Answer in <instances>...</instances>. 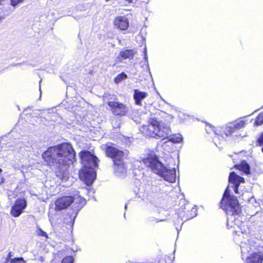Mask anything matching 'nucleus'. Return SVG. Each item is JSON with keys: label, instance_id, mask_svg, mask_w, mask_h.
I'll use <instances>...</instances> for the list:
<instances>
[{"label": "nucleus", "instance_id": "f03ea898", "mask_svg": "<svg viewBox=\"0 0 263 263\" xmlns=\"http://www.w3.org/2000/svg\"><path fill=\"white\" fill-rule=\"evenodd\" d=\"M88 149H83V181L90 186L96 179L100 160L95 155L93 147L90 146Z\"/></svg>", "mask_w": 263, "mask_h": 263}, {"label": "nucleus", "instance_id": "c9c22d12", "mask_svg": "<svg viewBox=\"0 0 263 263\" xmlns=\"http://www.w3.org/2000/svg\"><path fill=\"white\" fill-rule=\"evenodd\" d=\"M2 172V170L0 168V175L1 174Z\"/></svg>", "mask_w": 263, "mask_h": 263}, {"label": "nucleus", "instance_id": "393cba45", "mask_svg": "<svg viewBox=\"0 0 263 263\" xmlns=\"http://www.w3.org/2000/svg\"><path fill=\"white\" fill-rule=\"evenodd\" d=\"M73 259L72 256H68L64 258L61 263H73Z\"/></svg>", "mask_w": 263, "mask_h": 263}, {"label": "nucleus", "instance_id": "c756f323", "mask_svg": "<svg viewBox=\"0 0 263 263\" xmlns=\"http://www.w3.org/2000/svg\"><path fill=\"white\" fill-rule=\"evenodd\" d=\"M82 170H80L79 171V178L80 179L82 180Z\"/></svg>", "mask_w": 263, "mask_h": 263}, {"label": "nucleus", "instance_id": "f8f14e48", "mask_svg": "<svg viewBox=\"0 0 263 263\" xmlns=\"http://www.w3.org/2000/svg\"><path fill=\"white\" fill-rule=\"evenodd\" d=\"M136 52L134 49H124L120 52L117 59L118 62H121L126 59H133Z\"/></svg>", "mask_w": 263, "mask_h": 263}, {"label": "nucleus", "instance_id": "b1692460", "mask_svg": "<svg viewBox=\"0 0 263 263\" xmlns=\"http://www.w3.org/2000/svg\"><path fill=\"white\" fill-rule=\"evenodd\" d=\"M26 261L22 257L14 258L12 259L10 263H25Z\"/></svg>", "mask_w": 263, "mask_h": 263}, {"label": "nucleus", "instance_id": "a211bd4d", "mask_svg": "<svg viewBox=\"0 0 263 263\" xmlns=\"http://www.w3.org/2000/svg\"><path fill=\"white\" fill-rule=\"evenodd\" d=\"M246 122L244 120L241 119H237L233 123L232 128L235 132L236 130L241 129L245 126Z\"/></svg>", "mask_w": 263, "mask_h": 263}, {"label": "nucleus", "instance_id": "4be33fe9", "mask_svg": "<svg viewBox=\"0 0 263 263\" xmlns=\"http://www.w3.org/2000/svg\"><path fill=\"white\" fill-rule=\"evenodd\" d=\"M257 146H263V132L259 135L256 141Z\"/></svg>", "mask_w": 263, "mask_h": 263}, {"label": "nucleus", "instance_id": "6e6552de", "mask_svg": "<svg viewBox=\"0 0 263 263\" xmlns=\"http://www.w3.org/2000/svg\"><path fill=\"white\" fill-rule=\"evenodd\" d=\"M76 195L74 197L64 196L59 198L55 201V211H61L68 208L76 199Z\"/></svg>", "mask_w": 263, "mask_h": 263}, {"label": "nucleus", "instance_id": "20e7f679", "mask_svg": "<svg viewBox=\"0 0 263 263\" xmlns=\"http://www.w3.org/2000/svg\"><path fill=\"white\" fill-rule=\"evenodd\" d=\"M219 205L227 215H239L242 212L241 206L237 198L230 195L228 188L223 194Z\"/></svg>", "mask_w": 263, "mask_h": 263}, {"label": "nucleus", "instance_id": "1a4fd4ad", "mask_svg": "<svg viewBox=\"0 0 263 263\" xmlns=\"http://www.w3.org/2000/svg\"><path fill=\"white\" fill-rule=\"evenodd\" d=\"M27 206V202L24 198L17 199L11 207L10 214L14 217H18Z\"/></svg>", "mask_w": 263, "mask_h": 263}, {"label": "nucleus", "instance_id": "ddd939ff", "mask_svg": "<svg viewBox=\"0 0 263 263\" xmlns=\"http://www.w3.org/2000/svg\"><path fill=\"white\" fill-rule=\"evenodd\" d=\"M234 128L232 126H222L217 130L216 134L222 138H226L231 136L234 133Z\"/></svg>", "mask_w": 263, "mask_h": 263}, {"label": "nucleus", "instance_id": "f704fd0d", "mask_svg": "<svg viewBox=\"0 0 263 263\" xmlns=\"http://www.w3.org/2000/svg\"><path fill=\"white\" fill-rule=\"evenodd\" d=\"M78 198H80V199L79 200V201H81V198L80 196H79H79H78Z\"/></svg>", "mask_w": 263, "mask_h": 263}, {"label": "nucleus", "instance_id": "2f4dec72", "mask_svg": "<svg viewBox=\"0 0 263 263\" xmlns=\"http://www.w3.org/2000/svg\"><path fill=\"white\" fill-rule=\"evenodd\" d=\"M171 140L174 142H179L181 141V139L175 140L174 139L172 138Z\"/></svg>", "mask_w": 263, "mask_h": 263}, {"label": "nucleus", "instance_id": "a878e982", "mask_svg": "<svg viewBox=\"0 0 263 263\" xmlns=\"http://www.w3.org/2000/svg\"><path fill=\"white\" fill-rule=\"evenodd\" d=\"M37 234L40 236H44V237H45L46 238H48V235L46 233V232H45V231H44L43 230H42L41 229H39L38 231H37Z\"/></svg>", "mask_w": 263, "mask_h": 263}, {"label": "nucleus", "instance_id": "c85d7f7f", "mask_svg": "<svg viewBox=\"0 0 263 263\" xmlns=\"http://www.w3.org/2000/svg\"><path fill=\"white\" fill-rule=\"evenodd\" d=\"M127 3L130 4L135 2L137 0H125Z\"/></svg>", "mask_w": 263, "mask_h": 263}, {"label": "nucleus", "instance_id": "6ab92c4d", "mask_svg": "<svg viewBox=\"0 0 263 263\" xmlns=\"http://www.w3.org/2000/svg\"><path fill=\"white\" fill-rule=\"evenodd\" d=\"M263 124V111L258 114L255 118L254 125L259 126Z\"/></svg>", "mask_w": 263, "mask_h": 263}, {"label": "nucleus", "instance_id": "f257e3e1", "mask_svg": "<svg viewBox=\"0 0 263 263\" xmlns=\"http://www.w3.org/2000/svg\"><path fill=\"white\" fill-rule=\"evenodd\" d=\"M42 157L49 165L56 167L55 174L58 178L63 181L68 180V168L75 157V152L70 143L50 147L43 153Z\"/></svg>", "mask_w": 263, "mask_h": 263}, {"label": "nucleus", "instance_id": "f3484780", "mask_svg": "<svg viewBox=\"0 0 263 263\" xmlns=\"http://www.w3.org/2000/svg\"><path fill=\"white\" fill-rule=\"evenodd\" d=\"M93 194L94 191L91 188L83 187V195H85V197H83V201L85 203L86 201H88L93 198Z\"/></svg>", "mask_w": 263, "mask_h": 263}, {"label": "nucleus", "instance_id": "0eeeda50", "mask_svg": "<svg viewBox=\"0 0 263 263\" xmlns=\"http://www.w3.org/2000/svg\"><path fill=\"white\" fill-rule=\"evenodd\" d=\"M107 104L109 107V110L115 116H124L128 111V108L126 105L119 101H108Z\"/></svg>", "mask_w": 263, "mask_h": 263}, {"label": "nucleus", "instance_id": "dca6fc26", "mask_svg": "<svg viewBox=\"0 0 263 263\" xmlns=\"http://www.w3.org/2000/svg\"><path fill=\"white\" fill-rule=\"evenodd\" d=\"M147 96V93L145 92L140 91L137 89L134 90V99L137 105H141L142 100Z\"/></svg>", "mask_w": 263, "mask_h": 263}, {"label": "nucleus", "instance_id": "5701e85b", "mask_svg": "<svg viewBox=\"0 0 263 263\" xmlns=\"http://www.w3.org/2000/svg\"><path fill=\"white\" fill-rule=\"evenodd\" d=\"M15 149L17 150L18 152L22 153L23 152V149L25 148V145L23 143L19 142L15 144Z\"/></svg>", "mask_w": 263, "mask_h": 263}, {"label": "nucleus", "instance_id": "aec40b11", "mask_svg": "<svg viewBox=\"0 0 263 263\" xmlns=\"http://www.w3.org/2000/svg\"><path fill=\"white\" fill-rule=\"evenodd\" d=\"M127 77V74L125 72H122L121 73L118 74L115 78V82H120L126 79Z\"/></svg>", "mask_w": 263, "mask_h": 263}, {"label": "nucleus", "instance_id": "423d86ee", "mask_svg": "<svg viewBox=\"0 0 263 263\" xmlns=\"http://www.w3.org/2000/svg\"><path fill=\"white\" fill-rule=\"evenodd\" d=\"M142 132L149 137L164 139L167 137V133L161 129L159 123L154 119L148 125L142 126Z\"/></svg>", "mask_w": 263, "mask_h": 263}, {"label": "nucleus", "instance_id": "cd10ccee", "mask_svg": "<svg viewBox=\"0 0 263 263\" xmlns=\"http://www.w3.org/2000/svg\"><path fill=\"white\" fill-rule=\"evenodd\" d=\"M240 185H234V191L235 193L238 194V187Z\"/></svg>", "mask_w": 263, "mask_h": 263}, {"label": "nucleus", "instance_id": "72a5a7b5", "mask_svg": "<svg viewBox=\"0 0 263 263\" xmlns=\"http://www.w3.org/2000/svg\"><path fill=\"white\" fill-rule=\"evenodd\" d=\"M4 179L2 178V180L0 181V185H2V183H4Z\"/></svg>", "mask_w": 263, "mask_h": 263}, {"label": "nucleus", "instance_id": "412c9836", "mask_svg": "<svg viewBox=\"0 0 263 263\" xmlns=\"http://www.w3.org/2000/svg\"><path fill=\"white\" fill-rule=\"evenodd\" d=\"M189 211L187 210L186 211V219H191V218H192L193 217H195L196 215V213H197V209L196 208H192L191 210V212L189 213Z\"/></svg>", "mask_w": 263, "mask_h": 263}, {"label": "nucleus", "instance_id": "bb28decb", "mask_svg": "<svg viewBox=\"0 0 263 263\" xmlns=\"http://www.w3.org/2000/svg\"><path fill=\"white\" fill-rule=\"evenodd\" d=\"M24 0H11L12 5L13 6H15L17 5L18 3L23 2Z\"/></svg>", "mask_w": 263, "mask_h": 263}, {"label": "nucleus", "instance_id": "39448f33", "mask_svg": "<svg viewBox=\"0 0 263 263\" xmlns=\"http://www.w3.org/2000/svg\"><path fill=\"white\" fill-rule=\"evenodd\" d=\"M115 146V144L111 142L106 143L104 149L105 155L112 160L114 165L122 167L124 165V153Z\"/></svg>", "mask_w": 263, "mask_h": 263}, {"label": "nucleus", "instance_id": "7ed1b4c3", "mask_svg": "<svg viewBox=\"0 0 263 263\" xmlns=\"http://www.w3.org/2000/svg\"><path fill=\"white\" fill-rule=\"evenodd\" d=\"M143 162L146 166L149 167L154 173L161 176L165 180L171 183L176 181L175 168L164 166L156 155L148 154L143 159Z\"/></svg>", "mask_w": 263, "mask_h": 263}, {"label": "nucleus", "instance_id": "4468645a", "mask_svg": "<svg viewBox=\"0 0 263 263\" xmlns=\"http://www.w3.org/2000/svg\"><path fill=\"white\" fill-rule=\"evenodd\" d=\"M229 182L234 185H240L241 183H244L245 180L243 177L237 175L234 172H232L229 174Z\"/></svg>", "mask_w": 263, "mask_h": 263}, {"label": "nucleus", "instance_id": "7c9ffc66", "mask_svg": "<svg viewBox=\"0 0 263 263\" xmlns=\"http://www.w3.org/2000/svg\"><path fill=\"white\" fill-rule=\"evenodd\" d=\"M79 157L80 158L81 161H82V151H81L79 153Z\"/></svg>", "mask_w": 263, "mask_h": 263}, {"label": "nucleus", "instance_id": "473e14b6", "mask_svg": "<svg viewBox=\"0 0 263 263\" xmlns=\"http://www.w3.org/2000/svg\"><path fill=\"white\" fill-rule=\"evenodd\" d=\"M39 90H40V98H39V99H40V98H41V93H42V92H41V85H40V84L39 85Z\"/></svg>", "mask_w": 263, "mask_h": 263}, {"label": "nucleus", "instance_id": "9b49d317", "mask_svg": "<svg viewBox=\"0 0 263 263\" xmlns=\"http://www.w3.org/2000/svg\"><path fill=\"white\" fill-rule=\"evenodd\" d=\"M247 263H263V252L261 251L252 253L246 259Z\"/></svg>", "mask_w": 263, "mask_h": 263}, {"label": "nucleus", "instance_id": "9d476101", "mask_svg": "<svg viewBox=\"0 0 263 263\" xmlns=\"http://www.w3.org/2000/svg\"><path fill=\"white\" fill-rule=\"evenodd\" d=\"M115 27L121 30H126L129 27V21L125 16H118L114 21Z\"/></svg>", "mask_w": 263, "mask_h": 263}, {"label": "nucleus", "instance_id": "2eb2a0df", "mask_svg": "<svg viewBox=\"0 0 263 263\" xmlns=\"http://www.w3.org/2000/svg\"><path fill=\"white\" fill-rule=\"evenodd\" d=\"M233 168L239 171L243 172L246 174H250V165L247 163L245 160L241 161L239 164H235Z\"/></svg>", "mask_w": 263, "mask_h": 263}]
</instances>
